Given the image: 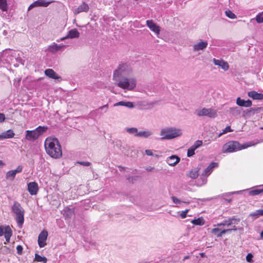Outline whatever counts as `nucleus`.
<instances>
[{"label":"nucleus","instance_id":"1","mask_svg":"<svg viewBox=\"0 0 263 263\" xmlns=\"http://www.w3.org/2000/svg\"><path fill=\"white\" fill-rule=\"evenodd\" d=\"M46 152L51 157L58 159L62 157V152L61 144L55 138L48 137L44 142Z\"/></svg>","mask_w":263,"mask_h":263},{"label":"nucleus","instance_id":"2","mask_svg":"<svg viewBox=\"0 0 263 263\" xmlns=\"http://www.w3.org/2000/svg\"><path fill=\"white\" fill-rule=\"evenodd\" d=\"M259 141H250L243 144H240L239 142L235 141H231L226 143L223 146L222 152L223 153H232L242 149L247 148L252 146H255Z\"/></svg>","mask_w":263,"mask_h":263},{"label":"nucleus","instance_id":"3","mask_svg":"<svg viewBox=\"0 0 263 263\" xmlns=\"http://www.w3.org/2000/svg\"><path fill=\"white\" fill-rule=\"evenodd\" d=\"M114 80L117 82L118 86L123 89L132 90L136 87L137 84V81L134 78L125 77Z\"/></svg>","mask_w":263,"mask_h":263},{"label":"nucleus","instance_id":"4","mask_svg":"<svg viewBox=\"0 0 263 263\" xmlns=\"http://www.w3.org/2000/svg\"><path fill=\"white\" fill-rule=\"evenodd\" d=\"M182 130L175 127H166L162 129L160 135L162 136L161 140H170L181 136Z\"/></svg>","mask_w":263,"mask_h":263},{"label":"nucleus","instance_id":"5","mask_svg":"<svg viewBox=\"0 0 263 263\" xmlns=\"http://www.w3.org/2000/svg\"><path fill=\"white\" fill-rule=\"evenodd\" d=\"M132 68L130 64L126 63L120 64L114 72L113 79L121 77H129L132 73Z\"/></svg>","mask_w":263,"mask_h":263},{"label":"nucleus","instance_id":"6","mask_svg":"<svg viewBox=\"0 0 263 263\" xmlns=\"http://www.w3.org/2000/svg\"><path fill=\"white\" fill-rule=\"evenodd\" d=\"M48 129L47 126H39L33 130H27L25 132V138L28 141H34L45 133Z\"/></svg>","mask_w":263,"mask_h":263},{"label":"nucleus","instance_id":"7","mask_svg":"<svg viewBox=\"0 0 263 263\" xmlns=\"http://www.w3.org/2000/svg\"><path fill=\"white\" fill-rule=\"evenodd\" d=\"M11 210L15 215V219L18 227H22L24 221V210L18 202L14 201L11 207Z\"/></svg>","mask_w":263,"mask_h":263},{"label":"nucleus","instance_id":"8","mask_svg":"<svg viewBox=\"0 0 263 263\" xmlns=\"http://www.w3.org/2000/svg\"><path fill=\"white\" fill-rule=\"evenodd\" d=\"M14 58L16 60L17 59L16 52L10 49L4 50L0 55V60L4 63H11Z\"/></svg>","mask_w":263,"mask_h":263},{"label":"nucleus","instance_id":"9","mask_svg":"<svg viewBox=\"0 0 263 263\" xmlns=\"http://www.w3.org/2000/svg\"><path fill=\"white\" fill-rule=\"evenodd\" d=\"M195 114L199 117L206 116L209 118H214L217 116V111L213 108H203L201 109H197L195 111Z\"/></svg>","mask_w":263,"mask_h":263},{"label":"nucleus","instance_id":"10","mask_svg":"<svg viewBox=\"0 0 263 263\" xmlns=\"http://www.w3.org/2000/svg\"><path fill=\"white\" fill-rule=\"evenodd\" d=\"M48 232L46 230L42 231L38 236V245L40 248H43L46 245Z\"/></svg>","mask_w":263,"mask_h":263},{"label":"nucleus","instance_id":"11","mask_svg":"<svg viewBox=\"0 0 263 263\" xmlns=\"http://www.w3.org/2000/svg\"><path fill=\"white\" fill-rule=\"evenodd\" d=\"M79 36L80 33L78 30L77 29H72L68 32V34L66 36L61 37L57 40V41L59 42L60 41H64L67 39L78 38Z\"/></svg>","mask_w":263,"mask_h":263},{"label":"nucleus","instance_id":"12","mask_svg":"<svg viewBox=\"0 0 263 263\" xmlns=\"http://www.w3.org/2000/svg\"><path fill=\"white\" fill-rule=\"evenodd\" d=\"M89 10V6L87 4L83 2L78 8L72 10L74 15H77L81 12H87Z\"/></svg>","mask_w":263,"mask_h":263},{"label":"nucleus","instance_id":"13","mask_svg":"<svg viewBox=\"0 0 263 263\" xmlns=\"http://www.w3.org/2000/svg\"><path fill=\"white\" fill-rule=\"evenodd\" d=\"M50 3V2H47L46 0H37L31 4L28 10L29 11L33 8L36 7H47Z\"/></svg>","mask_w":263,"mask_h":263},{"label":"nucleus","instance_id":"14","mask_svg":"<svg viewBox=\"0 0 263 263\" xmlns=\"http://www.w3.org/2000/svg\"><path fill=\"white\" fill-rule=\"evenodd\" d=\"M218 164L216 162H212L201 173L202 177L209 176L213 172V169L217 167Z\"/></svg>","mask_w":263,"mask_h":263},{"label":"nucleus","instance_id":"15","mask_svg":"<svg viewBox=\"0 0 263 263\" xmlns=\"http://www.w3.org/2000/svg\"><path fill=\"white\" fill-rule=\"evenodd\" d=\"M208 45V43L207 41H204L200 40L199 42L193 45V50L194 51H198L199 50H203L207 47Z\"/></svg>","mask_w":263,"mask_h":263},{"label":"nucleus","instance_id":"16","mask_svg":"<svg viewBox=\"0 0 263 263\" xmlns=\"http://www.w3.org/2000/svg\"><path fill=\"white\" fill-rule=\"evenodd\" d=\"M28 191L31 195H36L39 191L38 184L35 182H31L28 184Z\"/></svg>","mask_w":263,"mask_h":263},{"label":"nucleus","instance_id":"17","mask_svg":"<svg viewBox=\"0 0 263 263\" xmlns=\"http://www.w3.org/2000/svg\"><path fill=\"white\" fill-rule=\"evenodd\" d=\"M146 25L151 29V31L154 32L157 35L160 33V27L157 26L152 20H147Z\"/></svg>","mask_w":263,"mask_h":263},{"label":"nucleus","instance_id":"18","mask_svg":"<svg viewBox=\"0 0 263 263\" xmlns=\"http://www.w3.org/2000/svg\"><path fill=\"white\" fill-rule=\"evenodd\" d=\"M180 158L176 155H172L168 157L166 160L167 163L170 166H175L179 162Z\"/></svg>","mask_w":263,"mask_h":263},{"label":"nucleus","instance_id":"19","mask_svg":"<svg viewBox=\"0 0 263 263\" xmlns=\"http://www.w3.org/2000/svg\"><path fill=\"white\" fill-rule=\"evenodd\" d=\"M65 46H66L63 44L58 45L55 43H53L51 45L48 46V50L49 52L54 53L60 51L62 48L65 47Z\"/></svg>","mask_w":263,"mask_h":263},{"label":"nucleus","instance_id":"20","mask_svg":"<svg viewBox=\"0 0 263 263\" xmlns=\"http://www.w3.org/2000/svg\"><path fill=\"white\" fill-rule=\"evenodd\" d=\"M236 104L241 107H249L252 105V102L250 100L246 101L238 97L236 99Z\"/></svg>","mask_w":263,"mask_h":263},{"label":"nucleus","instance_id":"21","mask_svg":"<svg viewBox=\"0 0 263 263\" xmlns=\"http://www.w3.org/2000/svg\"><path fill=\"white\" fill-rule=\"evenodd\" d=\"M213 62L215 65L221 67L222 69L226 71L229 69V65L227 62L223 60H217L216 59H213Z\"/></svg>","mask_w":263,"mask_h":263},{"label":"nucleus","instance_id":"22","mask_svg":"<svg viewBox=\"0 0 263 263\" xmlns=\"http://www.w3.org/2000/svg\"><path fill=\"white\" fill-rule=\"evenodd\" d=\"M45 74L52 79L58 80L61 79V77L58 75L52 69H47L45 70Z\"/></svg>","mask_w":263,"mask_h":263},{"label":"nucleus","instance_id":"23","mask_svg":"<svg viewBox=\"0 0 263 263\" xmlns=\"http://www.w3.org/2000/svg\"><path fill=\"white\" fill-rule=\"evenodd\" d=\"M248 96L253 100H263V93H258L254 90L248 92Z\"/></svg>","mask_w":263,"mask_h":263},{"label":"nucleus","instance_id":"24","mask_svg":"<svg viewBox=\"0 0 263 263\" xmlns=\"http://www.w3.org/2000/svg\"><path fill=\"white\" fill-rule=\"evenodd\" d=\"M14 133H13V130L9 129L6 132H3L0 135V140L12 138L14 137Z\"/></svg>","mask_w":263,"mask_h":263},{"label":"nucleus","instance_id":"25","mask_svg":"<svg viewBox=\"0 0 263 263\" xmlns=\"http://www.w3.org/2000/svg\"><path fill=\"white\" fill-rule=\"evenodd\" d=\"M12 235V231L10 227L8 226L5 227V238L7 242L10 241V238Z\"/></svg>","mask_w":263,"mask_h":263},{"label":"nucleus","instance_id":"26","mask_svg":"<svg viewBox=\"0 0 263 263\" xmlns=\"http://www.w3.org/2000/svg\"><path fill=\"white\" fill-rule=\"evenodd\" d=\"M153 135V132L149 130L139 131L138 134V137H142L147 138Z\"/></svg>","mask_w":263,"mask_h":263},{"label":"nucleus","instance_id":"27","mask_svg":"<svg viewBox=\"0 0 263 263\" xmlns=\"http://www.w3.org/2000/svg\"><path fill=\"white\" fill-rule=\"evenodd\" d=\"M199 168L198 167L191 170L189 173V177L192 179L197 178L199 175Z\"/></svg>","mask_w":263,"mask_h":263},{"label":"nucleus","instance_id":"28","mask_svg":"<svg viewBox=\"0 0 263 263\" xmlns=\"http://www.w3.org/2000/svg\"><path fill=\"white\" fill-rule=\"evenodd\" d=\"M191 222L196 226H202L204 224V220L203 218L200 217L192 220Z\"/></svg>","mask_w":263,"mask_h":263},{"label":"nucleus","instance_id":"29","mask_svg":"<svg viewBox=\"0 0 263 263\" xmlns=\"http://www.w3.org/2000/svg\"><path fill=\"white\" fill-rule=\"evenodd\" d=\"M126 132L132 135H134V136L138 137V130L136 127H130L126 128Z\"/></svg>","mask_w":263,"mask_h":263},{"label":"nucleus","instance_id":"30","mask_svg":"<svg viewBox=\"0 0 263 263\" xmlns=\"http://www.w3.org/2000/svg\"><path fill=\"white\" fill-rule=\"evenodd\" d=\"M16 174L13 170H11L8 171L6 174V178L7 179L12 181L15 178Z\"/></svg>","mask_w":263,"mask_h":263},{"label":"nucleus","instance_id":"31","mask_svg":"<svg viewBox=\"0 0 263 263\" xmlns=\"http://www.w3.org/2000/svg\"><path fill=\"white\" fill-rule=\"evenodd\" d=\"M64 215L67 218H71L74 216V210L71 209H68L64 211Z\"/></svg>","mask_w":263,"mask_h":263},{"label":"nucleus","instance_id":"32","mask_svg":"<svg viewBox=\"0 0 263 263\" xmlns=\"http://www.w3.org/2000/svg\"><path fill=\"white\" fill-rule=\"evenodd\" d=\"M261 109H262L261 107H257L254 108H250L249 109L247 110V112L249 113L250 115H254L255 112H259Z\"/></svg>","mask_w":263,"mask_h":263},{"label":"nucleus","instance_id":"33","mask_svg":"<svg viewBox=\"0 0 263 263\" xmlns=\"http://www.w3.org/2000/svg\"><path fill=\"white\" fill-rule=\"evenodd\" d=\"M35 260L38 262H43L44 263H46L47 260L45 257L41 256L37 254L35 255Z\"/></svg>","mask_w":263,"mask_h":263},{"label":"nucleus","instance_id":"34","mask_svg":"<svg viewBox=\"0 0 263 263\" xmlns=\"http://www.w3.org/2000/svg\"><path fill=\"white\" fill-rule=\"evenodd\" d=\"M0 9L3 11L7 10V4L6 0H0Z\"/></svg>","mask_w":263,"mask_h":263},{"label":"nucleus","instance_id":"35","mask_svg":"<svg viewBox=\"0 0 263 263\" xmlns=\"http://www.w3.org/2000/svg\"><path fill=\"white\" fill-rule=\"evenodd\" d=\"M240 220V218H236L235 217H233L232 218H229L230 226H235L236 224H237L239 222Z\"/></svg>","mask_w":263,"mask_h":263},{"label":"nucleus","instance_id":"36","mask_svg":"<svg viewBox=\"0 0 263 263\" xmlns=\"http://www.w3.org/2000/svg\"><path fill=\"white\" fill-rule=\"evenodd\" d=\"M250 216H263V209H259L250 214Z\"/></svg>","mask_w":263,"mask_h":263},{"label":"nucleus","instance_id":"37","mask_svg":"<svg viewBox=\"0 0 263 263\" xmlns=\"http://www.w3.org/2000/svg\"><path fill=\"white\" fill-rule=\"evenodd\" d=\"M263 192L262 189H254L249 192V194L252 196L259 195Z\"/></svg>","mask_w":263,"mask_h":263},{"label":"nucleus","instance_id":"38","mask_svg":"<svg viewBox=\"0 0 263 263\" xmlns=\"http://www.w3.org/2000/svg\"><path fill=\"white\" fill-rule=\"evenodd\" d=\"M225 14L227 17L231 19L236 18V15L231 10H228L225 11Z\"/></svg>","mask_w":263,"mask_h":263},{"label":"nucleus","instance_id":"39","mask_svg":"<svg viewBox=\"0 0 263 263\" xmlns=\"http://www.w3.org/2000/svg\"><path fill=\"white\" fill-rule=\"evenodd\" d=\"M255 20L258 23H263V11L259 13L255 17Z\"/></svg>","mask_w":263,"mask_h":263},{"label":"nucleus","instance_id":"40","mask_svg":"<svg viewBox=\"0 0 263 263\" xmlns=\"http://www.w3.org/2000/svg\"><path fill=\"white\" fill-rule=\"evenodd\" d=\"M202 141L201 140H197L196 141L194 144L192 146V147L194 149H197L198 148H199V147H200L202 145Z\"/></svg>","mask_w":263,"mask_h":263},{"label":"nucleus","instance_id":"41","mask_svg":"<svg viewBox=\"0 0 263 263\" xmlns=\"http://www.w3.org/2000/svg\"><path fill=\"white\" fill-rule=\"evenodd\" d=\"M217 226L218 227H220V226L229 227V226H230L229 218L228 219H226V220H223L222 222L217 223Z\"/></svg>","mask_w":263,"mask_h":263},{"label":"nucleus","instance_id":"42","mask_svg":"<svg viewBox=\"0 0 263 263\" xmlns=\"http://www.w3.org/2000/svg\"><path fill=\"white\" fill-rule=\"evenodd\" d=\"M195 149H194L192 146L190 147L187 150V156L191 157L193 156L195 154Z\"/></svg>","mask_w":263,"mask_h":263},{"label":"nucleus","instance_id":"43","mask_svg":"<svg viewBox=\"0 0 263 263\" xmlns=\"http://www.w3.org/2000/svg\"><path fill=\"white\" fill-rule=\"evenodd\" d=\"M171 199H172L173 202L174 203H178V204H180L181 203H186V202L185 201H182L181 200H180V199H178L175 196H172L171 197Z\"/></svg>","mask_w":263,"mask_h":263},{"label":"nucleus","instance_id":"44","mask_svg":"<svg viewBox=\"0 0 263 263\" xmlns=\"http://www.w3.org/2000/svg\"><path fill=\"white\" fill-rule=\"evenodd\" d=\"M245 190H242V191H236V192H229V193H226L224 194L223 195V196H225V197H228L229 196H230L231 195H233V194H240V193H241L242 192L244 191Z\"/></svg>","mask_w":263,"mask_h":263},{"label":"nucleus","instance_id":"45","mask_svg":"<svg viewBox=\"0 0 263 263\" xmlns=\"http://www.w3.org/2000/svg\"><path fill=\"white\" fill-rule=\"evenodd\" d=\"M124 106L129 108H133L134 107V104L133 102H125L124 103Z\"/></svg>","mask_w":263,"mask_h":263},{"label":"nucleus","instance_id":"46","mask_svg":"<svg viewBox=\"0 0 263 263\" xmlns=\"http://www.w3.org/2000/svg\"><path fill=\"white\" fill-rule=\"evenodd\" d=\"M108 109V104L104 105L98 108V110H103L104 112H106Z\"/></svg>","mask_w":263,"mask_h":263},{"label":"nucleus","instance_id":"47","mask_svg":"<svg viewBox=\"0 0 263 263\" xmlns=\"http://www.w3.org/2000/svg\"><path fill=\"white\" fill-rule=\"evenodd\" d=\"M252 258L253 255L251 253H249L246 256V260L249 262H252L253 261Z\"/></svg>","mask_w":263,"mask_h":263},{"label":"nucleus","instance_id":"48","mask_svg":"<svg viewBox=\"0 0 263 263\" xmlns=\"http://www.w3.org/2000/svg\"><path fill=\"white\" fill-rule=\"evenodd\" d=\"M23 247L21 245H18L16 247L17 253L19 255H21L23 252Z\"/></svg>","mask_w":263,"mask_h":263},{"label":"nucleus","instance_id":"49","mask_svg":"<svg viewBox=\"0 0 263 263\" xmlns=\"http://www.w3.org/2000/svg\"><path fill=\"white\" fill-rule=\"evenodd\" d=\"M189 211V210H186L184 211H182L181 214H180V217L182 218H185L186 217V215H187V213Z\"/></svg>","mask_w":263,"mask_h":263},{"label":"nucleus","instance_id":"50","mask_svg":"<svg viewBox=\"0 0 263 263\" xmlns=\"http://www.w3.org/2000/svg\"><path fill=\"white\" fill-rule=\"evenodd\" d=\"M220 232V229L219 228H214L211 231L212 233H213V234H214L216 236H217V234L219 233Z\"/></svg>","mask_w":263,"mask_h":263},{"label":"nucleus","instance_id":"51","mask_svg":"<svg viewBox=\"0 0 263 263\" xmlns=\"http://www.w3.org/2000/svg\"><path fill=\"white\" fill-rule=\"evenodd\" d=\"M78 163L82 165L83 166H88L90 165V163L87 161H79L77 162Z\"/></svg>","mask_w":263,"mask_h":263},{"label":"nucleus","instance_id":"52","mask_svg":"<svg viewBox=\"0 0 263 263\" xmlns=\"http://www.w3.org/2000/svg\"><path fill=\"white\" fill-rule=\"evenodd\" d=\"M22 170H23L22 166L18 165L17 166V167L15 170H14L13 171H14V172L16 174L17 173L22 172Z\"/></svg>","mask_w":263,"mask_h":263},{"label":"nucleus","instance_id":"53","mask_svg":"<svg viewBox=\"0 0 263 263\" xmlns=\"http://www.w3.org/2000/svg\"><path fill=\"white\" fill-rule=\"evenodd\" d=\"M233 130L231 129V127L230 126H228L223 130L222 132H223V133H224V134H225L228 132H231Z\"/></svg>","mask_w":263,"mask_h":263},{"label":"nucleus","instance_id":"54","mask_svg":"<svg viewBox=\"0 0 263 263\" xmlns=\"http://www.w3.org/2000/svg\"><path fill=\"white\" fill-rule=\"evenodd\" d=\"M227 232H226V229H224V230H220V232H219V233L217 234V237H222V236L226 234Z\"/></svg>","mask_w":263,"mask_h":263},{"label":"nucleus","instance_id":"55","mask_svg":"<svg viewBox=\"0 0 263 263\" xmlns=\"http://www.w3.org/2000/svg\"><path fill=\"white\" fill-rule=\"evenodd\" d=\"M124 101H120L114 104V106H124Z\"/></svg>","mask_w":263,"mask_h":263},{"label":"nucleus","instance_id":"56","mask_svg":"<svg viewBox=\"0 0 263 263\" xmlns=\"http://www.w3.org/2000/svg\"><path fill=\"white\" fill-rule=\"evenodd\" d=\"M5 235V227L2 226H0V236H2Z\"/></svg>","mask_w":263,"mask_h":263},{"label":"nucleus","instance_id":"57","mask_svg":"<svg viewBox=\"0 0 263 263\" xmlns=\"http://www.w3.org/2000/svg\"><path fill=\"white\" fill-rule=\"evenodd\" d=\"M5 118V115L3 113H0V123L4 122Z\"/></svg>","mask_w":263,"mask_h":263},{"label":"nucleus","instance_id":"58","mask_svg":"<svg viewBox=\"0 0 263 263\" xmlns=\"http://www.w3.org/2000/svg\"><path fill=\"white\" fill-rule=\"evenodd\" d=\"M145 154L148 156H152L153 155L152 151L149 149H146L145 151Z\"/></svg>","mask_w":263,"mask_h":263},{"label":"nucleus","instance_id":"59","mask_svg":"<svg viewBox=\"0 0 263 263\" xmlns=\"http://www.w3.org/2000/svg\"><path fill=\"white\" fill-rule=\"evenodd\" d=\"M127 179L129 181H133V180H135V177H129Z\"/></svg>","mask_w":263,"mask_h":263},{"label":"nucleus","instance_id":"60","mask_svg":"<svg viewBox=\"0 0 263 263\" xmlns=\"http://www.w3.org/2000/svg\"><path fill=\"white\" fill-rule=\"evenodd\" d=\"M237 229H238L235 225H233V227L231 228L232 231H236Z\"/></svg>","mask_w":263,"mask_h":263},{"label":"nucleus","instance_id":"61","mask_svg":"<svg viewBox=\"0 0 263 263\" xmlns=\"http://www.w3.org/2000/svg\"><path fill=\"white\" fill-rule=\"evenodd\" d=\"M223 199L225 200L226 201H227L229 203L231 202V201L232 200L231 199H226V198H223Z\"/></svg>","mask_w":263,"mask_h":263},{"label":"nucleus","instance_id":"62","mask_svg":"<svg viewBox=\"0 0 263 263\" xmlns=\"http://www.w3.org/2000/svg\"><path fill=\"white\" fill-rule=\"evenodd\" d=\"M189 257H190L189 256H185V257H184L183 260H186L187 259H189Z\"/></svg>","mask_w":263,"mask_h":263},{"label":"nucleus","instance_id":"63","mask_svg":"<svg viewBox=\"0 0 263 263\" xmlns=\"http://www.w3.org/2000/svg\"><path fill=\"white\" fill-rule=\"evenodd\" d=\"M226 230L227 233L232 231L231 229H226Z\"/></svg>","mask_w":263,"mask_h":263},{"label":"nucleus","instance_id":"64","mask_svg":"<svg viewBox=\"0 0 263 263\" xmlns=\"http://www.w3.org/2000/svg\"><path fill=\"white\" fill-rule=\"evenodd\" d=\"M260 237L261 239H263V231L260 233Z\"/></svg>","mask_w":263,"mask_h":263}]
</instances>
